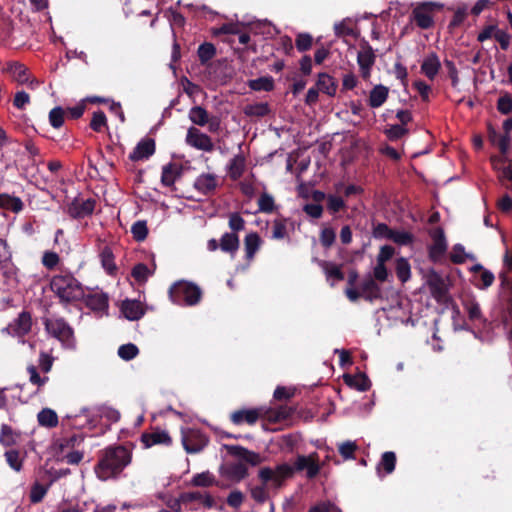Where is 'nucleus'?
<instances>
[{
  "mask_svg": "<svg viewBox=\"0 0 512 512\" xmlns=\"http://www.w3.org/2000/svg\"><path fill=\"white\" fill-rule=\"evenodd\" d=\"M229 227L233 231L232 233H236L238 231H242L245 227V221L238 213H232L229 216Z\"/></svg>",
  "mask_w": 512,
  "mask_h": 512,
  "instance_id": "obj_62",
  "label": "nucleus"
},
{
  "mask_svg": "<svg viewBox=\"0 0 512 512\" xmlns=\"http://www.w3.org/2000/svg\"><path fill=\"white\" fill-rule=\"evenodd\" d=\"M181 501L183 505L189 507L190 510H198L200 506L207 509L214 508L216 501L214 497L208 492L189 491L181 494Z\"/></svg>",
  "mask_w": 512,
  "mask_h": 512,
  "instance_id": "obj_8",
  "label": "nucleus"
},
{
  "mask_svg": "<svg viewBox=\"0 0 512 512\" xmlns=\"http://www.w3.org/2000/svg\"><path fill=\"white\" fill-rule=\"evenodd\" d=\"M357 63L361 76L367 80L371 74V68L375 63V54L370 46L363 47L357 54Z\"/></svg>",
  "mask_w": 512,
  "mask_h": 512,
  "instance_id": "obj_15",
  "label": "nucleus"
},
{
  "mask_svg": "<svg viewBox=\"0 0 512 512\" xmlns=\"http://www.w3.org/2000/svg\"><path fill=\"white\" fill-rule=\"evenodd\" d=\"M100 261L102 267L107 271V273H114V271L116 270V265L114 263V256L110 248H103V250L100 253Z\"/></svg>",
  "mask_w": 512,
  "mask_h": 512,
  "instance_id": "obj_43",
  "label": "nucleus"
},
{
  "mask_svg": "<svg viewBox=\"0 0 512 512\" xmlns=\"http://www.w3.org/2000/svg\"><path fill=\"white\" fill-rule=\"evenodd\" d=\"M179 176L178 168L175 164L169 163L162 168L161 183L164 186L170 187L174 185L177 177Z\"/></svg>",
  "mask_w": 512,
  "mask_h": 512,
  "instance_id": "obj_36",
  "label": "nucleus"
},
{
  "mask_svg": "<svg viewBox=\"0 0 512 512\" xmlns=\"http://www.w3.org/2000/svg\"><path fill=\"white\" fill-rule=\"evenodd\" d=\"M50 286L51 290L64 302L79 300L84 295L81 283L71 274L54 276Z\"/></svg>",
  "mask_w": 512,
  "mask_h": 512,
  "instance_id": "obj_3",
  "label": "nucleus"
},
{
  "mask_svg": "<svg viewBox=\"0 0 512 512\" xmlns=\"http://www.w3.org/2000/svg\"><path fill=\"white\" fill-rule=\"evenodd\" d=\"M259 211L271 213L274 209V199L271 195L263 193L258 200Z\"/></svg>",
  "mask_w": 512,
  "mask_h": 512,
  "instance_id": "obj_56",
  "label": "nucleus"
},
{
  "mask_svg": "<svg viewBox=\"0 0 512 512\" xmlns=\"http://www.w3.org/2000/svg\"><path fill=\"white\" fill-rule=\"evenodd\" d=\"M503 129L505 134L500 137L499 149L502 154H506L509 149L510 136L509 133L512 130V118L506 119L503 123Z\"/></svg>",
  "mask_w": 512,
  "mask_h": 512,
  "instance_id": "obj_47",
  "label": "nucleus"
},
{
  "mask_svg": "<svg viewBox=\"0 0 512 512\" xmlns=\"http://www.w3.org/2000/svg\"><path fill=\"white\" fill-rule=\"evenodd\" d=\"M20 434L7 424H2L0 429V444L4 447L15 445L19 440Z\"/></svg>",
  "mask_w": 512,
  "mask_h": 512,
  "instance_id": "obj_31",
  "label": "nucleus"
},
{
  "mask_svg": "<svg viewBox=\"0 0 512 512\" xmlns=\"http://www.w3.org/2000/svg\"><path fill=\"white\" fill-rule=\"evenodd\" d=\"M317 86L318 90L326 93L329 96L334 95L336 92V85L332 77L325 73L319 74Z\"/></svg>",
  "mask_w": 512,
  "mask_h": 512,
  "instance_id": "obj_40",
  "label": "nucleus"
},
{
  "mask_svg": "<svg viewBox=\"0 0 512 512\" xmlns=\"http://www.w3.org/2000/svg\"><path fill=\"white\" fill-rule=\"evenodd\" d=\"M261 239L255 232L249 233L244 240L246 259L251 261L260 247Z\"/></svg>",
  "mask_w": 512,
  "mask_h": 512,
  "instance_id": "obj_32",
  "label": "nucleus"
},
{
  "mask_svg": "<svg viewBox=\"0 0 512 512\" xmlns=\"http://www.w3.org/2000/svg\"><path fill=\"white\" fill-rule=\"evenodd\" d=\"M0 207L11 210L13 212H19L22 210L23 203L17 198L7 194H0Z\"/></svg>",
  "mask_w": 512,
  "mask_h": 512,
  "instance_id": "obj_42",
  "label": "nucleus"
},
{
  "mask_svg": "<svg viewBox=\"0 0 512 512\" xmlns=\"http://www.w3.org/2000/svg\"><path fill=\"white\" fill-rule=\"evenodd\" d=\"M270 106L267 102L247 104L243 108V113L247 117H264L270 113Z\"/></svg>",
  "mask_w": 512,
  "mask_h": 512,
  "instance_id": "obj_30",
  "label": "nucleus"
},
{
  "mask_svg": "<svg viewBox=\"0 0 512 512\" xmlns=\"http://www.w3.org/2000/svg\"><path fill=\"white\" fill-rule=\"evenodd\" d=\"M155 152V142L153 139H144L140 141L130 154V159L139 161L148 159Z\"/></svg>",
  "mask_w": 512,
  "mask_h": 512,
  "instance_id": "obj_20",
  "label": "nucleus"
},
{
  "mask_svg": "<svg viewBox=\"0 0 512 512\" xmlns=\"http://www.w3.org/2000/svg\"><path fill=\"white\" fill-rule=\"evenodd\" d=\"M181 435L182 445L190 454L199 453L208 443L207 437L196 429H182Z\"/></svg>",
  "mask_w": 512,
  "mask_h": 512,
  "instance_id": "obj_7",
  "label": "nucleus"
},
{
  "mask_svg": "<svg viewBox=\"0 0 512 512\" xmlns=\"http://www.w3.org/2000/svg\"><path fill=\"white\" fill-rule=\"evenodd\" d=\"M246 166V159L242 154L235 155L227 165V172L232 180H238Z\"/></svg>",
  "mask_w": 512,
  "mask_h": 512,
  "instance_id": "obj_25",
  "label": "nucleus"
},
{
  "mask_svg": "<svg viewBox=\"0 0 512 512\" xmlns=\"http://www.w3.org/2000/svg\"><path fill=\"white\" fill-rule=\"evenodd\" d=\"M228 451L231 455L237 457L241 461L250 463L253 466H256L262 462V458L258 453L249 451L241 446H228Z\"/></svg>",
  "mask_w": 512,
  "mask_h": 512,
  "instance_id": "obj_21",
  "label": "nucleus"
},
{
  "mask_svg": "<svg viewBox=\"0 0 512 512\" xmlns=\"http://www.w3.org/2000/svg\"><path fill=\"white\" fill-rule=\"evenodd\" d=\"M334 32L336 36H350L353 35V28L351 27V21L349 19H343L342 21L334 24Z\"/></svg>",
  "mask_w": 512,
  "mask_h": 512,
  "instance_id": "obj_53",
  "label": "nucleus"
},
{
  "mask_svg": "<svg viewBox=\"0 0 512 512\" xmlns=\"http://www.w3.org/2000/svg\"><path fill=\"white\" fill-rule=\"evenodd\" d=\"M38 422L43 427L52 428L58 424L56 412L49 408L42 409L37 415Z\"/></svg>",
  "mask_w": 512,
  "mask_h": 512,
  "instance_id": "obj_35",
  "label": "nucleus"
},
{
  "mask_svg": "<svg viewBox=\"0 0 512 512\" xmlns=\"http://www.w3.org/2000/svg\"><path fill=\"white\" fill-rule=\"evenodd\" d=\"M360 290L361 296L369 301H373L381 296V288L372 278L365 279L360 285Z\"/></svg>",
  "mask_w": 512,
  "mask_h": 512,
  "instance_id": "obj_26",
  "label": "nucleus"
},
{
  "mask_svg": "<svg viewBox=\"0 0 512 512\" xmlns=\"http://www.w3.org/2000/svg\"><path fill=\"white\" fill-rule=\"evenodd\" d=\"M60 261L57 253L52 251H45L42 256V264L47 269H54Z\"/></svg>",
  "mask_w": 512,
  "mask_h": 512,
  "instance_id": "obj_58",
  "label": "nucleus"
},
{
  "mask_svg": "<svg viewBox=\"0 0 512 512\" xmlns=\"http://www.w3.org/2000/svg\"><path fill=\"white\" fill-rule=\"evenodd\" d=\"M293 473V466L283 463L276 466L274 469L269 467L261 468L258 475L264 486L278 489Z\"/></svg>",
  "mask_w": 512,
  "mask_h": 512,
  "instance_id": "obj_5",
  "label": "nucleus"
},
{
  "mask_svg": "<svg viewBox=\"0 0 512 512\" xmlns=\"http://www.w3.org/2000/svg\"><path fill=\"white\" fill-rule=\"evenodd\" d=\"M121 312L130 321L139 320L144 315L142 304L136 300H125L121 305Z\"/></svg>",
  "mask_w": 512,
  "mask_h": 512,
  "instance_id": "obj_22",
  "label": "nucleus"
},
{
  "mask_svg": "<svg viewBox=\"0 0 512 512\" xmlns=\"http://www.w3.org/2000/svg\"><path fill=\"white\" fill-rule=\"evenodd\" d=\"M441 68V62L436 53L428 54L421 63V72L429 79L434 80Z\"/></svg>",
  "mask_w": 512,
  "mask_h": 512,
  "instance_id": "obj_19",
  "label": "nucleus"
},
{
  "mask_svg": "<svg viewBox=\"0 0 512 512\" xmlns=\"http://www.w3.org/2000/svg\"><path fill=\"white\" fill-rule=\"evenodd\" d=\"M344 206L345 202L342 198L335 195H328L327 207L331 212L336 213L340 211Z\"/></svg>",
  "mask_w": 512,
  "mask_h": 512,
  "instance_id": "obj_64",
  "label": "nucleus"
},
{
  "mask_svg": "<svg viewBox=\"0 0 512 512\" xmlns=\"http://www.w3.org/2000/svg\"><path fill=\"white\" fill-rule=\"evenodd\" d=\"M197 53L201 63H206L214 57L216 50L213 44L203 43L199 46Z\"/></svg>",
  "mask_w": 512,
  "mask_h": 512,
  "instance_id": "obj_51",
  "label": "nucleus"
},
{
  "mask_svg": "<svg viewBox=\"0 0 512 512\" xmlns=\"http://www.w3.org/2000/svg\"><path fill=\"white\" fill-rule=\"evenodd\" d=\"M5 458L7 464L16 472H20L23 466V459L20 456L19 451L11 449L5 452Z\"/></svg>",
  "mask_w": 512,
  "mask_h": 512,
  "instance_id": "obj_44",
  "label": "nucleus"
},
{
  "mask_svg": "<svg viewBox=\"0 0 512 512\" xmlns=\"http://www.w3.org/2000/svg\"><path fill=\"white\" fill-rule=\"evenodd\" d=\"M152 273L153 271L143 263L135 265L132 269V276L139 283L145 282Z\"/></svg>",
  "mask_w": 512,
  "mask_h": 512,
  "instance_id": "obj_49",
  "label": "nucleus"
},
{
  "mask_svg": "<svg viewBox=\"0 0 512 512\" xmlns=\"http://www.w3.org/2000/svg\"><path fill=\"white\" fill-rule=\"evenodd\" d=\"M49 122L52 127L60 128L64 123V110L61 107H54L49 112Z\"/></svg>",
  "mask_w": 512,
  "mask_h": 512,
  "instance_id": "obj_54",
  "label": "nucleus"
},
{
  "mask_svg": "<svg viewBox=\"0 0 512 512\" xmlns=\"http://www.w3.org/2000/svg\"><path fill=\"white\" fill-rule=\"evenodd\" d=\"M169 295L177 305L194 306L199 303L202 292L196 284L181 280L171 286Z\"/></svg>",
  "mask_w": 512,
  "mask_h": 512,
  "instance_id": "obj_4",
  "label": "nucleus"
},
{
  "mask_svg": "<svg viewBox=\"0 0 512 512\" xmlns=\"http://www.w3.org/2000/svg\"><path fill=\"white\" fill-rule=\"evenodd\" d=\"M131 233L136 241H143L148 234V228L145 221H136L131 227Z\"/></svg>",
  "mask_w": 512,
  "mask_h": 512,
  "instance_id": "obj_50",
  "label": "nucleus"
},
{
  "mask_svg": "<svg viewBox=\"0 0 512 512\" xmlns=\"http://www.w3.org/2000/svg\"><path fill=\"white\" fill-rule=\"evenodd\" d=\"M426 284L431 295L438 301L442 300L447 293V285L444 278L434 270L426 275Z\"/></svg>",
  "mask_w": 512,
  "mask_h": 512,
  "instance_id": "obj_13",
  "label": "nucleus"
},
{
  "mask_svg": "<svg viewBox=\"0 0 512 512\" xmlns=\"http://www.w3.org/2000/svg\"><path fill=\"white\" fill-rule=\"evenodd\" d=\"M47 332L59 340L65 348L74 347V337L71 327L60 318H49L45 321Z\"/></svg>",
  "mask_w": 512,
  "mask_h": 512,
  "instance_id": "obj_6",
  "label": "nucleus"
},
{
  "mask_svg": "<svg viewBox=\"0 0 512 512\" xmlns=\"http://www.w3.org/2000/svg\"><path fill=\"white\" fill-rule=\"evenodd\" d=\"M47 492V489L39 484V483H35L32 488H31V492H30V500L31 502L33 503H37V502H40L43 497L45 496Z\"/></svg>",
  "mask_w": 512,
  "mask_h": 512,
  "instance_id": "obj_63",
  "label": "nucleus"
},
{
  "mask_svg": "<svg viewBox=\"0 0 512 512\" xmlns=\"http://www.w3.org/2000/svg\"><path fill=\"white\" fill-rule=\"evenodd\" d=\"M319 266L322 268L331 286H334L336 282L344 279V274L337 264L329 261H319Z\"/></svg>",
  "mask_w": 512,
  "mask_h": 512,
  "instance_id": "obj_24",
  "label": "nucleus"
},
{
  "mask_svg": "<svg viewBox=\"0 0 512 512\" xmlns=\"http://www.w3.org/2000/svg\"><path fill=\"white\" fill-rule=\"evenodd\" d=\"M131 462V454L123 446H114L106 448L95 467L97 477L106 481L116 477Z\"/></svg>",
  "mask_w": 512,
  "mask_h": 512,
  "instance_id": "obj_1",
  "label": "nucleus"
},
{
  "mask_svg": "<svg viewBox=\"0 0 512 512\" xmlns=\"http://www.w3.org/2000/svg\"><path fill=\"white\" fill-rule=\"evenodd\" d=\"M387 239L399 245H407L412 241V235L406 231H399L391 229L390 234H387Z\"/></svg>",
  "mask_w": 512,
  "mask_h": 512,
  "instance_id": "obj_48",
  "label": "nucleus"
},
{
  "mask_svg": "<svg viewBox=\"0 0 512 512\" xmlns=\"http://www.w3.org/2000/svg\"><path fill=\"white\" fill-rule=\"evenodd\" d=\"M338 450L345 460L354 459V453L357 450V444L353 441H345L338 445Z\"/></svg>",
  "mask_w": 512,
  "mask_h": 512,
  "instance_id": "obj_52",
  "label": "nucleus"
},
{
  "mask_svg": "<svg viewBox=\"0 0 512 512\" xmlns=\"http://www.w3.org/2000/svg\"><path fill=\"white\" fill-rule=\"evenodd\" d=\"M186 142L188 145L205 152H210L214 148L211 138L194 127L188 129Z\"/></svg>",
  "mask_w": 512,
  "mask_h": 512,
  "instance_id": "obj_12",
  "label": "nucleus"
},
{
  "mask_svg": "<svg viewBox=\"0 0 512 512\" xmlns=\"http://www.w3.org/2000/svg\"><path fill=\"white\" fill-rule=\"evenodd\" d=\"M219 185V177L213 173H203L199 175L194 183V187L202 194L213 192Z\"/></svg>",
  "mask_w": 512,
  "mask_h": 512,
  "instance_id": "obj_17",
  "label": "nucleus"
},
{
  "mask_svg": "<svg viewBox=\"0 0 512 512\" xmlns=\"http://www.w3.org/2000/svg\"><path fill=\"white\" fill-rule=\"evenodd\" d=\"M463 306L471 321H482L483 316L479 303L473 297H469L463 301Z\"/></svg>",
  "mask_w": 512,
  "mask_h": 512,
  "instance_id": "obj_33",
  "label": "nucleus"
},
{
  "mask_svg": "<svg viewBox=\"0 0 512 512\" xmlns=\"http://www.w3.org/2000/svg\"><path fill=\"white\" fill-rule=\"evenodd\" d=\"M292 409L286 406H281L276 409L260 407L257 409L239 410L235 411L231 419L234 424H241L247 422L254 424L258 419H267L270 422H280L289 418L292 415Z\"/></svg>",
  "mask_w": 512,
  "mask_h": 512,
  "instance_id": "obj_2",
  "label": "nucleus"
},
{
  "mask_svg": "<svg viewBox=\"0 0 512 512\" xmlns=\"http://www.w3.org/2000/svg\"><path fill=\"white\" fill-rule=\"evenodd\" d=\"M84 417L88 423V425L94 426L96 417L105 418L106 420L110 422H117L120 419V413L110 407V406H100L93 409L90 408H83L81 409V414L77 415L76 418L80 419Z\"/></svg>",
  "mask_w": 512,
  "mask_h": 512,
  "instance_id": "obj_9",
  "label": "nucleus"
},
{
  "mask_svg": "<svg viewBox=\"0 0 512 512\" xmlns=\"http://www.w3.org/2000/svg\"><path fill=\"white\" fill-rule=\"evenodd\" d=\"M239 238L236 233H225L220 239V249L234 255L239 248Z\"/></svg>",
  "mask_w": 512,
  "mask_h": 512,
  "instance_id": "obj_29",
  "label": "nucleus"
},
{
  "mask_svg": "<svg viewBox=\"0 0 512 512\" xmlns=\"http://www.w3.org/2000/svg\"><path fill=\"white\" fill-rule=\"evenodd\" d=\"M396 275L398 279L405 283L407 282L411 277V267L407 259L400 257L396 261Z\"/></svg>",
  "mask_w": 512,
  "mask_h": 512,
  "instance_id": "obj_41",
  "label": "nucleus"
},
{
  "mask_svg": "<svg viewBox=\"0 0 512 512\" xmlns=\"http://www.w3.org/2000/svg\"><path fill=\"white\" fill-rule=\"evenodd\" d=\"M430 235L433 240V244L430 246V256L433 259H437L441 257L447 249L445 235L441 228L433 229Z\"/></svg>",
  "mask_w": 512,
  "mask_h": 512,
  "instance_id": "obj_18",
  "label": "nucleus"
},
{
  "mask_svg": "<svg viewBox=\"0 0 512 512\" xmlns=\"http://www.w3.org/2000/svg\"><path fill=\"white\" fill-rule=\"evenodd\" d=\"M345 382L350 386L358 391H367L370 388V380L368 377L364 374H357L354 376L347 375L344 377Z\"/></svg>",
  "mask_w": 512,
  "mask_h": 512,
  "instance_id": "obj_34",
  "label": "nucleus"
},
{
  "mask_svg": "<svg viewBox=\"0 0 512 512\" xmlns=\"http://www.w3.org/2000/svg\"><path fill=\"white\" fill-rule=\"evenodd\" d=\"M388 88L383 85L375 86L369 96V105L372 108H378L382 106L388 97Z\"/></svg>",
  "mask_w": 512,
  "mask_h": 512,
  "instance_id": "obj_28",
  "label": "nucleus"
},
{
  "mask_svg": "<svg viewBox=\"0 0 512 512\" xmlns=\"http://www.w3.org/2000/svg\"><path fill=\"white\" fill-rule=\"evenodd\" d=\"M141 442L145 448H149L157 444L169 445L171 438L166 431L157 430L152 433H145L141 436Z\"/></svg>",
  "mask_w": 512,
  "mask_h": 512,
  "instance_id": "obj_23",
  "label": "nucleus"
},
{
  "mask_svg": "<svg viewBox=\"0 0 512 512\" xmlns=\"http://www.w3.org/2000/svg\"><path fill=\"white\" fill-rule=\"evenodd\" d=\"M220 472L223 477L239 482L247 476L248 469L242 461H236L223 465Z\"/></svg>",
  "mask_w": 512,
  "mask_h": 512,
  "instance_id": "obj_14",
  "label": "nucleus"
},
{
  "mask_svg": "<svg viewBox=\"0 0 512 512\" xmlns=\"http://www.w3.org/2000/svg\"><path fill=\"white\" fill-rule=\"evenodd\" d=\"M442 5L435 2H427L417 6L413 10L415 23L422 29H428L433 25V17L431 10L433 8H441Z\"/></svg>",
  "mask_w": 512,
  "mask_h": 512,
  "instance_id": "obj_11",
  "label": "nucleus"
},
{
  "mask_svg": "<svg viewBox=\"0 0 512 512\" xmlns=\"http://www.w3.org/2000/svg\"><path fill=\"white\" fill-rule=\"evenodd\" d=\"M294 471H306V476L312 479L318 475L322 468V464L319 463L318 454L316 452L310 453L309 455H299L294 463Z\"/></svg>",
  "mask_w": 512,
  "mask_h": 512,
  "instance_id": "obj_10",
  "label": "nucleus"
},
{
  "mask_svg": "<svg viewBox=\"0 0 512 512\" xmlns=\"http://www.w3.org/2000/svg\"><path fill=\"white\" fill-rule=\"evenodd\" d=\"M106 122L107 119L104 112L99 110L93 113L90 126L94 131L100 132L106 126Z\"/></svg>",
  "mask_w": 512,
  "mask_h": 512,
  "instance_id": "obj_55",
  "label": "nucleus"
},
{
  "mask_svg": "<svg viewBox=\"0 0 512 512\" xmlns=\"http://www.w3.org/2000/svg\"><path fill=\"white\" fill-rule=\"evenodd\" d=\"M7 71L12 76V78L19 84L29 82L28 69L23 64L19 62L10 63L7 66Z\"/></svg>",
  "mask_w": 512,
  "mask_h": 512,
  "instance_id": "obj_27",
  "label": "nucleus"
},
{
  "mask_svg": "<svg viewBox=\"0 0 512 512\" xmlns=\"http://www.w3.org/2000/svg\"><path fill=\"white\" fill-rule=\"evenodd\" d=\"M189 119L196 125L205 126L209 121L206 109L201 106H194L189 110Z\"/></svg>",
  "mask_w": 512,
  "mask_h": 512,
  "instance_id": "obj_38",
  "label": "nucleus"
},
{
  "mask_svg": "<svg viewBox=\"0 0 512 512\" xmlns=\"http://www.w3.org/2000/svg\"><path fill=\"white\" fill-rule=\"evenodd\" d=\"M497 109L500 113L506 115L512 111V96L505 94L497 101Z\"/></svg>",
  "mask_w": 512,
  "mask_h": 512,
  "instance_id": "obj_60",
  "label": "nucleus"
},
{
  "mask_svg": "<svg viewBox=\"0 0 512 512\" xmlns=\"http://www.w3.org/2000/svg\"><path fill=\"white\" fill-rule=\"evenodd\" d=\"M396 455L394 452L388 451L383 453L381 461L378 465V470L383 468L386 474H390L395 469Z\"/></svg>",
  "mask_w": 512,
  "mask_h": 512,
  "instance_id": "obj_46",
  "label": "nucleus"
},
{
  "mask_svg": "<svg viewBox=\"0 0 512 512\" xmlns=\"http://www.w3.org/2000/svg\"><path fill=\"white\" fill-rule=\"evenodd\" d=\"M117 354L122 360L130 361L139 354V349L135 344L127 343L118 348Z\"/></svg>",
  "mask_w": 512,
  "mask_h": 512,
  "instance_id": "obj_45",
  "label": "nucleus"
},
{
  "mask_svg": "<svg viewBox=\"0 0 512 512\" xmlns=\"http://www.w3.org/2000/svg\"><path fill=\"white\" fill-rule=\"evenodd\" d=\"M312 45V36L308 33H300L296 38V47L300 52L307 51Z\"/></svg>",
  "mask_w": 512,
  "mask_h": 512,
  "instance_id": "obj_59",
  "label": "nucleus"
},
{
  "mask_svg": "<svg viewBox=\"0 0 512 512\" xmlns=\"http://www.w3.org/2000/svg\"><path fill=\"white\" fill-rule=\"evenodd\" d=\"M215 483L216 479L209 471L195 474L190 481V485L194 487H210Z\"/></svg>",
  "mask_w": 512,
  "mask_h": 512,
  "instance_id": "obj_37",
  "label": "nucleus"
},
{
  "mask_svg": "<svg viewBox=\"0 0 512 512\" xmlns=\"http://www.w3.org/2000/svg\"><path fill=\"white\" fill-rule=\"evenodd\" d=\"M31 329V316L27 312H22L19 316L3 329L8 334L22 336Z\"/></svg>",
  "mask_w": 512,
  "mask_h": 512,
  "instance_id": "obj_16",
  "label": "nucleus"
},
{
  "mask_svg": "<svg viewBox=\"0 0 512 512\" xmlns=\"http://www.w3.org/2000/svg\"><path fill=\"white\" fill-rule=\"evenodd\" d=\"M27 372L29 374L30 383L33 385H36L37 387L43 386L48 381V377L47 376L41 377L37 371V368L33 365H30L27 368Z\"/></svg>",
  "mask_w": 512,
  "mask_h": 512,
  "instance_id": "obj_57",
  "label": "nucleus"
},
{
  "mask_svg": "<svg viewBox=\"0 0 512 512\" xmlns=\"http://www.w3.org/2000/svg\"><path fill=\"white\" fill-rule=\"evenodd\" d=\"M243 501H244V495L239 490L231 491L227 497V504L234 509L240 508L241 505L243 504Z\"/></svg>",
  "mask_w": 512,
  "mask_h": 512,
  "instance_id": "obj_61",
  "label": "nucleus"
},
{
  "mask_svg": "<svg viewBox=\"0 0 512 512\" xmlns=\"http://www.w3.org/2000/svg\"><path fill=\"white\" fill-rule=\"evenodd\" d=\"M248 86L254 91H271L274 88V80L271 76H264L250 80Z\"/></svg>",
  "mask_w": 512,
  "mask_h": 512,
  "instance_id": "obj_39",
  "label": "nucleus"
}]
</instances>
